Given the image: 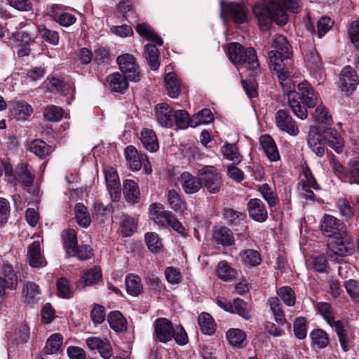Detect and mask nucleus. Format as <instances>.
Returning a JSON list of instances; mask_svg holds the SVG:
<instances>
[{
  "label": "nucleus",
  "instance_id": "nucleus-3",
  "mask_svg": "<svg viewBox=\"0 0 359 359\" xmlns=\"http://www.w3.org/2000/svg\"><path fill=\"white\" fill-rule=\"evenodd\" d=\"M293 51L291 45L287 39L283 35H278L272 41L271 50L268 53L269 65L270 68L277 74L278 79L279 76L285 72L288 75L292 74L290 68V64L284 62L285 60L291 59Z\"/></svg>",
  "mask_w": 359,
  "mask_h": 359
},
{
  "label": "nucleus",
  "instance_id": "nucleus-33",
  "mask_svg": "<svg viewBox=\"0 0 359 359\" xmlns=\"http://www.w3.org/2000/svg\"><path fill=\"white\" fill-rule=\"evenodd\" d=\"M213 239L217 244L224 246L231 245L234 243L232 232L227 227H219L215 230Z\"/></svg>",
  "mask_w": 359,
  "mask_h": 359
},
{
  "label": "nucleus",
  "instance_id": "nucleus-9",
  "mask_svg": "<svg viewBox=\"0 0 359 359\" xmlns=\"http://www.w3.org/2000/svg\"><path fill=\"white\" fill-rule=\"evenodd\" d=\"M118 67L127 79L131 81L138 82L140 80L139 65L134 56L129 53L119 55L116 58Z\"/></svg>",
  "mask_w": 359,
  "mask_h": 359
},
{
  "label": "nucleus",
  "instance_id": "nucleus-50",
  "mask_svg": "<svg viewBox=\"0 0 359 359\" xmlns=\"http://www.w3.org/2000/svg\"><path fill=\"white\" fill-rule=\"evenodd\" d=\"M304 60L306 66L312 69L319 68L322 64L321 58L316 50L311 47L304 52Z\"/></svg>",
  "mask_w": 359,
  "mask_h": 359
},
{
  "label": "nucleus",
  "instance_id": "nucleus-39",
  "mask_svg": "<svg viewBox=\"0 0 359 359\" xmlns=\"http://www.w3.org/2000/svg\"><path fill=\"white\" fill-rule=\"evenodd\" d=\"M127 292L132 296H137L142 291L141 279L133 274L128 275L125 280Z\"/></svg>",
  "mask_w": 359,
  "mask_h": 359
},
{
  "label": "nucleus",
  "instance_id": "nucleus-63",
  "mask_svg": "<svg viewBox=\"0 0 359 359\" xmlns=\"http://www.w3.org/2000/svg\"><path fill=\"white\" fill-rule=\"evenodd\" d=\"M346 182L359 184V161H351L348 163V172Z\"/></svg>",
  "mask_w": 359,
  "mask_h": 359
},
{
  "label": "nucleus",
  "instance_id": "nucleus-41",
  "mask_svg": "<svg viewBox=\"0 0 359 359\" xmlns=\"http://www.w3.org/2000/svg\"><path fill=\"white\" fill-rule=\"evenodd\" d=\"M246 335L240 329H230L226 332V339L229 343L233 347L241 348L245 342Z\"/></svg>",
  "mask_w": 359,
  "mask_h": 359
},
{
  "label": "nucleus",
  "instance_id": "nucleus-16",
  "mask_svg": "<svg viewBox=\"0 0 359 359\" xmlns=\"http://www.w3.org/2000/svg\"><path fill=\"white\" fill-rule=\"evenodd\" d=\"M105 182L112 201H118L121 197V184L117 172L112 168L105 170Z\"/></svg>",
  "mask_w": 359,
  "mask_h": 359
},
{
  "label": "nucleus",
  "instance_id": "nucleus-28",
  "mask_svg": "<svg viewBox=\"0 0 359 359\" xmlns=\"http://www.w3.org/2000/svg\"><path fill=\"white\" fill-rule=\"evenodd\" d=\"M12 113L20 121H25L33 113V109L25 101H15L13 104Z\"/></svg>",
  "mask_w": 359,
  "mask_h": 359
},
{
  "label": "nucleus",
  "instance_id": "nucleus-54",
  "mask_svg": "<svg viewBox=\"0 0 359 359\" xmlns=\"http://www.w3.org/2000/svg\"><path fill=\"white\" fill-rule=\"evenodd\" d=\"M64 111L60 107L49 105L45 108L43 116L46 120L57 122L61 120L63 116Z\"/></svg>",
  "mask_w": 359,
  "mask_h": 359
},
{
  "label": "nucleus",
  "instance_id": "nucleus-58",
  "mask_svg": "<svg viewBox=\"0 0 359 359\" xmlns=\"http://www.w3.org/2000/svg\"><path fill=\"white\" fill-rule=\"evenodd\" d=\"M333 328L335 330L338 335L342 349L344 351H348L350 349V339L348 335L346 332L343 323H337L336 325L333 327Z\"/></svg>",
  "mask_w": 359,
  "mask_h": 359
},
{
  "label": "nucleus",
  "instance_id": "nucleus-4",
  "mask_svg": "<svg viewBox=\"0 0 359 359\" xmlns=\"http://www.w3.org/2000/svg\"><path fill=\"white\" fill-rule=\"evenodd\" d=\"M154 336L162 343H168L172 339L179 345H184L188 341V337L181 325L173 326L170 320L165 318H157L154 323Z\"/></svg>",
  "mask_w": 359,
  "mask_h": 359
},
{
  "label": "nucleus",
  "instance_id": "nucleus-30",
  "mask_svg": "<svg viewBox=\"0 0 359 359\" xmlns=\"http://www.w3.org/2000/svg\"><path fill=\"white\" fill-rule=\"evenodd\" d=\"M140 140L143 147L149 151L154 152L159 148L156 135L152 130H142Z\"/></svg>",
  "mask_w": 359,
  "mask_h": 359
},
{
  "label": "nucleus",
  "instance_id": "nucleus-59",
  "mask_svg": "<svg viewBox=\"0 0 359 359\" xmlns=\"http://www.w3.org/2000/svg\"><path fill=\"white\" fill-rule=\"evenodd\" d=\"M299 187H312V189L315 190H318L320 189L319 185L316 182L309 168L304 169L303 176L299 183Z\"/></svg>",
  "mask_w": 359,
  "mask_h": 359
},
{
  "label": "nucleus",
  "instance_id": "nucleus-45",
  "mask_svg": "<svg viewBox=\"0 0 359 359\" xmlns=\"http://www.w3.org/2000/svg\"><path fill=\"white\" fill-rule=\"evenodd\" d=\"M213 120V115L210 109H203L195 114L190 120V126L195 128L201 124H208Z\"/></svg>",
  "mask_w": 359,
  "mask_h": 359
},
{
  "label": "nucleus",
  "instance_id": "nucleus-1",
  "mask_svg": "<svg viewBox=\"0 0 359 359\" xmlns=\"http://www.w3.org/2000/svg\"><path fill=\"white\" fill-rule=\"evenodd\" d=\"M292 74L287 72L279 76V83L283 92L287 95L288 103L294 114L302 120L308 116L307 108L314 107L318 103V95L307 81L301 82L295 90L294 84L291 80Z\"/></svg>",
  "mask_w": 359,
  "mask_h": 359
},
{
  "label": "nucleus",
  "instance_id": "nucleus-48",
  "mask_svg": "<svg viewBox=\"0 0 359 359\" xmlns=\"http://www.w3.org/2000/svg\"><path fill=\"white\" fill-rule=\"evenodd\" d=\"M217 276L224 281H229L236 277L237 271L225 261L220 262L217 266Z\"/></svg>",
  "mask_w": 359,
  "mask_h": 359
},
{
  "label": "nucleus",
  "instance_id": "nucleus-18",
  "mask_svg": "<svg viewBox=\"0 0 359 359\" xmlns=\"http://www.w3.org/2000/svg\"><path fill=\"white\" fill-rule=\"evenodd\" d=\"M15 179L25 187H32L35 178L33 168L27 163H21L15 170Z\"/></svg>",
  "mask_w": 359,
  "mask_h": 359
},
{
  "label": "nucleus",
  "instance_id": "nucleus-25",
  "mask_svg": "<svg viewBox=\"0 0 359 359\" xmlns=\"http://www.w3.org/2000/svg\"><path fill=\"white\" fill-rule=\"evenodd\" d=\"M125 155L126 161L132 170H140L145 154H140L135 147L130 145L125 149Z\"/></svg>",
  "mask_w": 359,
  "mask_h": 359
},
{
  "label": "nucleus",
  "instance_id": "nucleus-19",
  "mask_svg": "<svg viewBox=\"0 0 359 359\" xmlns=\"http://www.w3.org/2000/svg\"><path fill=\"white\" fill-rule=\"evenodd\" d=\"M180 184L187 194H194L202 188L200 177L194 176L189 172H183L180 178Z\"/></svg>",
  "mask_w": 359,
  "mask_h": 359
},
{
  "label": "nucleus",
  "instance_id": "nucleus-49",
  "mask_svg": "<svg viewBox=\"0 0 359 359\" xmlns=\"http://www.w3.org/2000/svg\"><path fill=\"white\" fill-rule=\"evenodd\" d=\"M198 325L203 334L210 335L215 330V325L211 316L208 313H202L198 316Z\"/></svg>",
  "mask_w": 359,
  "mask_h": 359
},
{
  "label": "nucleus",
  "instance_id": "nucleus-35",
  "mask_svg": "<svg viewBox=\"0 0 359 359\" xmlns=\"http://www.w3.org/2000/svg\"><path fill=\"white\" fill-rule=\"evenodd\" d=\"M63 337L59 333L51 334L47 339L44 351L46 354H54L62 351Z\"/></svg>",
  "mask_w": 359,
  "mask_h": 359
},
{
  "label": "nucleus",
  "instance_id": "nucleus-53",
  "mask_svg": "<svg viewBox=\"0 0 359 359\" xmlns=\"http://www.w3.org/2000/svg\"><path fill=\"white\" fill-rule=\"evenodd\" d=\"M222 152L224 156L233 163H239L242 156L238 151V148L234 144L226 143L222 147Z\"/></svg>",
  "mask_w": 359,
  "mask_h": 359
},
{
  "label": "nucleus",
  "instance_id": "nucleus-14",
  "mask_svg": "<svg viewBox=\"0 0 359 359\" xmlns=\"http://www.w3.org/2000/svg\"><path fill=\"white\" fill-rule=\"evenodd\" d=\"M321 230L329 239L339 235H345L346 229L344 224L337 218L325 215L321 224Z\"/></svg>",
  "mask_w": 359,
  "mask_h": 359
},
{
  "label": "nucleus",
  "instance_id": "nucleus-40",
  "mask_svg": "<svg viewBox=\"0 0 359 359\" xmlns=\"http://www.w3.org/2000/svg\"><path fill=\"white\" fill-rule=\"evenodd\" d=\"M75 217L78 224L83 228H87L91 222L87 208L81 203L76 204L74 208Z\"/></svg>",
  "mask_w": 359,
  "mask_h": 359
},
{
  "label": "nucleus",
  "instance_id": "nucleus-22",
  "mask_svg": "<svg viewBox=\"0 0 359 359\" xmlns=\"http://www.w3.org/2000/svg\"><path fill=\"white\" fill-rule=\"evenodd\" d=\"M27 257L30 266L32 267H41L46 264L40 242L38 241H34L29 245Z\"/></svg>",
  "mask_w": 359,
  "mask_h": 359
},
{
  "label": "nucleus",
  "instance_id": "nucleus-15",
  "mask_svg": "<svg viewBox=\"0 0 359 359\" xmlns=\"http://www.w3.org/2000/svg\"><path fill=\"white\" fill-rule=\"evenodd\" d=\"M308 145L318 156L321 157L325 154V141L319 128L311 126L308 134Z\"/></svg>",
  "mask_w": 359,
  "mask_h": 359
},
{
  "label": "nucleus",
  "instance_id": "nucleus-7",
  "mask_svg": "<svg viewBox=\"0 0 359 359\" xmlns=\"http://www.w3.org/2000/svg\"><path fill=\"white\" fill-rule=\"evenodd\" d=\"M200 177L201 187L207 189L211 194L219 192L222 185V174L219 170L213 165H203L197 171Z\"/></svg>",
  "mask_w": 359,
  "mask_h": 359
},
{
  "label": "nucleus",
  "instance_id": "nucleus-8",
  "mask_svg": "<svg viewBox=\"0 0 359 359\" xmlns=\"http://www.w3.org/2000/svg\"><path fill=\"white\" fill-rule=\"evenodd\" d=\"M327 247L329 256L332 255L344 257L351 255L354 250L353 243L348 238L346 232L345 235H339L328 240Z\"/></svg>",
  "mask_w": 359,
  "mask_h": 359
},
{
  "label": "nucleus",
  "instance_id": "nucleus-64",
  "mask_svg": "<svg viewBox=\"0 0 359 359\" xmlns=\"http://www.w3.org/2000/svg\"><path fill=\"white\" fill-rule=\"evenodd\" d=\"M344 287L349 296L355 302H359V282L350 279L344 282Z\"/></svg>",
  "mask_w": 359,
  "mask_h": 359
},
{
  "label": "nucleus",
  "instance_id": "nucleus-61",
  "mask_svg": "<svg viewBox=\"0 0 359 359\" xmlns=\"http://www.w3.org/2000/svg\"><path fill=\"white\" fill-rule=\"evenodd\" d=\"M313 116L314 119L320 123L330 125L332 122V116L329 114L327 109L323 105L317 106Z\"/></svg>",
  "mask_w": 359,
  "mask_h": 359
},
{
  "label": "nucleus",
  "instance_id": "nucleus-36",
  "mask_svg": "<svg viewBox=\"0 0 359 359\" xmlns=\"http://www.w3.org/2000/svg\"><path fill=\"white\" fill-rule=\"evenodd\" d=\"M268 304L275 320L280 325L285 324L286 318L279 299L278 297H271L268 300Z\"/></svg>",
  "mask_w": 359,
  "mask_h": 359
},
{
  "label": "nucleus",
  "instance_id": "nucleus-55",
  "mask_svg": "<svg viewBox=\"0 0 359 359\" xmlns=\"http://www.w3.org/2000/svg\"><path fill=\"white\" fill-rule=\"evenodd\" d=\"M311 338L313 344L320 348L326 347L329 343L327 334L321 329H316L311 332Z\"/></svg>",
  "mask_w": 359,
  "mask_h": 359
},
{
  "label": "nucleus",
  "instance_id": "nucleus-27",
  "mask_svg": "<svg viewBox=\"0 0 359 359\" xmlns=\"http://www.w3.org/2000/svg\"><path fill=\"white\" fill-rule=\"evenodd\" d=\"M48 15L57 22H75L76 19L74 15L62 11V6L52 5L48 10Z\"/></svg>",
  "mask_w": 359,
  "mask_h": 359
},
{
  "label": "nucleus",
  "instance_id": "nucleus-24",
  "mask_svg": "<svg viewBox=\"0 0 359 359\" xmlns=\"http://www.w3.org/2000/svg\"><path fill=\"white\" fill-rule=\"evenodd\" d=\"M260 143L269 161L275 162L280 159V154L276 144L270 135H262L260 137Z\"/></svg>",
  "mask_w": 359,
  "mask_h": 359
},
{
  "label": "nucleus",
  "instance_id": "nucleus-31",
  "mask_svg": "<svg viewBox=\"0 0 359 359\" xmlns=\"http://www.w3.org/2000/svg\"><path fill=\"white\" fill-rule=\"evenodd\" d=\"M168 203L174 211L183 212L186 210V203L182 198L179 190L170 189L166 194Z\"/></svg>",
  "mask_w": 359,
  "mask_h": 359
},
{
  "label": "nucleus",
  "instance_id": "nucleus-62",
  "mask_svg": "<svg viewBox=\"0 0 359 359\" xmlns=\"http://www.w3.org/2000/svg\"><path fill=\"white\" fill-rule=\"evenodd\" d=\"M40 294L39 285L32 282H27L22 289V294L28 302L33 301Z\"/></svg>",
  "mask_w": 359,
  "mask_h": 359
},
{
  "label": "nucleus",
  "instance_id": "nucleus-47",
  "mask_svg": "<svg viewBox=\"0 0 359 359\" xmlns=\"http://www.w3.org/2000/svg\"><path fill=\"white\" fill-rule=\"evenodd\" d=\"M317 308L319 313L332 327H334L337 323L341 322V320H335L332 308L330 304L319 302L317 304Z\"/></svg>",
  "mask_w": 359,
  "mask_h": 359
},
{
  "label": "nucleus",
  "instance_id": "nucleus-44",
  "mask_svg": "<svg viewBox=\"0 0 359 359\" xmlns=\"http://www.w3.org/2000/svg\"><path fill=\"white\" fill-rule=\"evenodd\" d=\"M144 57L147 59L150 67L156 70L159 67V51L156 46L147 44L144 46Z\"/></svg>",
  "mask_w": 359,
  "mask_h": 359
},
{
  "label": "nucleus",
  "instance_id": "nucleus-51",
  "mask_svg": "<svg viewBox=\"0 0 359 359\" xmlns=\"http://www.w3.org/2000/svg\"><path fill=\"white\" fill-rule=\"evenodd\" d=\"M277 294L287 306H292L295 304L296 294L290 287H280L277 290Z\"/></svg>",
  "mask_w": 359,
  "mask_h": 359
},
{
  "label": "nucleus",
  "instance_id": "nucleus-46",
  "mask_svg": "<svg viewBox=\"0 0 359 359\" xmlns=\"http://www.w3.org/2000/svg\"><path fill=\"white\" fill-rule=\"evenodd\" d=\"M232 311L230 313H237L245 320L251 318L250 308L248 303L241 299H235L231 303Z\"/></svg>",
  "mask_w": 359,
  "mask_h": 359
},
{
  "label": "nucleus",
  "instance_id": "nucleus-60",
  "mask_svg": "<svg viewBox=\"0 0 359 359\" xmlns=\"http://www.w3.org/2000/svg\"><path fill=\"white\" fill-rule=\"evenodd\" d=\"M174 125L178 129H185L190 126L188 113L185 110H177L174 112Z\"/></svg>",
  "mask_w": 359,
  "mask_h": 359
},
{
  "label": "nucleus",
  "instance_id": "nucleus-23",
  "mask_svg": "<svg viewBox=\"0 0 359 359\" xmlns=\"http://www.w3.org/2000/svg\"><path fill=\"white\" fill-rule=\"evenodd\" d=\"M322 136L332 149L337 153H341L344 146V141L339 133L333 128H327L323 130Z\"/></svg>",
  "mask_w": 359,
  "mask_h": 359
},
{
  "label": "nucleus",
  "instance_id": "nucleus-20",
  "mask_svg": "<svg viewBox=\"0 0 359 359\" xmlns=\"http://www.w3.org/2000/svg\"><path fill=\"white\" fill-rule=\"evenodd\" d=\"M174 112L168 104H158L156 107V117L158 123L163 127L172 128L174 126Z\"/></svg>",
  "mask_w": 359,
  "mask_h": 359
},
{
  "label": "nucleus",
  "instance_id": "nucleus-2",
  "mask_svg": "<svg viewBox=\"0 0 359 359\" xmlns=\"http://www.w3.org/2000/svg\"><path fill=\"white\" fill-rule=\"evenodd\" d=\"M269 1L266 6L256 4L253 8V13L259 20L266 22L267 20L276 22H287L288 16L286 11L293 13H298L300 9V0H264Z\"/></svg>",
  "mask_w": 359,
  "mask_h": 359
},
{
  "label": "nucleus",
  "instance_id": "nucleus-17",
  "mask_svg": "<svg viewBox=\"0 0 359 359\" xmlns=\"http://www.w3.org/2000/svg\"><path fill=\"white\" fill-rule=\"evenodd\" d=\"M86 341L90 350H97L100 356L104 359H109L112 355V348L107 339L90 337L86 339Z\"/></svg>",
  "mask_w": 359,
  "mask_h": 359
},
{
  "label": "nucleus",
  "instance_id": "nucleus-42",
  "mask_svg": "<svg viewBox=\"0 0 359 359\" xmlns=\"http://www.w3.org/2000/svg\"><path fill=\"white\" fill-rule=\"evenodd\" d=\"M165 86L171 97H176L180 93V86L176 75L173 72L168 73L165 76Z\"/></svg>",
  "mask_w": 359,
  "mask_h": 359
},
{
  "label": "nucleus",
  "instance_id": "nucleus-52",
  "mask_svg": "<svg viewBox=\"0 0 359 359\" xmlns=\"http://www.w3.org/2000/svg\"><path fill=\"white\" fill-rule=\"evenodd\" d=\"M144 241L149 250L154 253L161 251L163 245L158 235L155 232H147L144 235Z\"/></svg>",
  "mask_w": 359,
  "mask_h": 359
},
{
  "label": "nucleus",
  "instance_id": "nucleus-32",
  "mask_svg": "<svg viewBox=\"0 0 359 359\" xmlns=\"http://www.w3.org/2000/svg\"><path fill=\"white\" fill-rule=\"evenodd\" d=\"M127 77L119 72H115L109 76L111 90L114 93H123L128 87Z\"/></svg>",
  "mask_w": 359,
  "mask_h": 359
},
{
  "label": "nucleus",
  "instance_id": "nucleus-11",
  "mask_svg": "<svg viewBox=\"0 0 359 359\" xmlns=\"http://www.w3.org/2000/svg\"><path fill=\"white\" fill-rule=\"evenodd\" d=\"M275 123L279 130L290 135L296 136L299 133L295 121L290 114L284 109H279L276 111L275 114Z\"/></svg>",
  "mask_w": 359,
  "mask_h": 359
},
{
  "label": "nucleus",
  "instance_id": "nucleus-43",
  "mask_svg": "<svg viewBox=\"0 0 359 359\" xmlns=\"http://www.w3.org/2000/svg\"><path fill=\"white\" fill-rule=\"evenodd\" d=\"M29 149L41 158H45L53 151V149L50 146L40 140L32 141L29 145Z\"/></svg>",
  "mask_w": 359,
  "mask_h": 359
},
{
  "label": "nucleus",
  "instance_id": "nucleus-57",
  "mask_svg": "<svg viewBox=\"0 0 359 359\" xmlns=\"http://www.w3.org/2000/svg\"><path fill=\"white\" fill-rule=\"evenodd\" d=\"M56 286L57 295L59 297L66 299H69L73 297V290L66 278H60L56 283Z\"/></svg>",
  "mask_w": 359,
  "mask_h": 359
},
{
  "label": "nucleus",
  "instance_id": "nucleus-26",
  "mask_svg": "<svg viewBox=\"0 0 359 359\" xmlns=\"http://www.w3.org/2000/svg\"><path fill=\"white\" fill-rule=\"evenodd\" d=\"M123 192L126 200L133 204L139 201L140 192L137 184L132 180L123 182Z\"/></svg>",
  "mask_w": 359,
  "mask_h": 359
},
{
  "label": "nucleus",
  "instance_id": "nucleus-12",
  "mask_svg": "<svg viewBox=\"0 0 359 359\" xmlns=\"http://www.w3.org/2000/svg\"><path fill=\"white\" fill-rule=\"evenodd\" d=\"M358 84V76L355 71L350 66L344 67L339 74V88L347 95L355 90Z\"/></svg>",
  "mask_w": 359,
  "mask_h": 359
},
{
  "label": "nucleus",
  "instance_id": "nucleus-13",
  "mask_svg": "<svg viewBox=\"0 0 359 359\" xmlns=\"http://www.w3.org/2000/svg\"><path fill=\"white\" fill-rule=\"evenodd\" d=\"M4 277L0 276V298H4L6 290H15L18 276L11 265L4 264L2 267Z\"/></svg>",
  "mask_w": 359,
  "mask_h": 359
},
{
  "label": "nucleus",
  "instance_id": "nucleus-29",
  "mask_svg": "<svg viewBox=\"0 0 359 359\" xmlns=\"http://www.w3.org/2000/svg\"><path fill=\"white\" fill-rule=\"evenodd\" d=\"M107 320L110 327L116 332H123L127 330L126 319L118 311L110 312Z\"/></svg>",
  "mask_w": 359,
  "mask_h": 359
},
{
  "label": "nucleus",
  "instance_id": "nucleus-38",
  "mask_svg": "<svg viewBox=\"0 0 359 359\" xmlns=\"http://www.w3.org/2000/svg\"><path fill=\"white\" fill-rule=\"evenodd\" d=\"M137 32L142 37L156 42L158 45L162 46L163 43L161 38L154 32V30L148 24H137Z\"/></svg>",
  "mask_w": 359,
  "mask_h": 359
},
{
  "label": "nucleus",
  "instance_id": "nucleus-6",
  "mask_svg": "<svg viewBox=\"0 0 359 359\" xmlns=\"http://www.w3.org/2000/svg\"><path fill=\"white\" fill-rule=\"evenodd\" d=\"M151 219L159 226L171 227L178 233L185 236L186 230L175 215L168 210H165L161 203H153L149 207Z\"/></svg>",
  "mask_w": 359,
  "mask_h": 359
},
{
  "label": "nucleus",
  "instance_id": "nucleus-5",
  "mask_svg": "<svg viewBox=\"0 0 359 359\" xmlns=\"http://www.w3.org/2000/svg\"><path fill=\"white\" fill-rule=\"evenodd\" d=\"M227 55L233 64L245 65L247 69L257 74L259 69L256 51L252 48L244 49L239 43L229 44Z\"/></svg>",
  "mask_w": 359,
  "mask_h": 359
},
{
  "label": "nucleus",
  "instance_id": "nucleus-34",
  "mask_svg": "<svg viewBox=\"0 0 359 359\" xmlns=\"http://www.w3.org/2000/svg\"><path fill=\"white\" fill-rule=\"evenodd\" d=\"M239 256L243 264L248 266H256L261 264L262 257L260 253L255 250L248 249L242 250Z\"/></svg>",
  "mask_w": 359,
  "mask_h": 359
},
{
  "label": "nucleus",
  "instance_id": "nucleus-21",
  "mask_svg": "<svg viewBox=\"0 0 359 359\" xmlns=\"http://www.w3.org/2000/svg\"><path fill=\"white\" fill-rule=\"evenodd\" d=\"M248 209L250 216L256 222H263L268 218L265 205L260 199H250L248 203Z\"/></svg>",
  "mask_w": 359,
  "mask_h": 359
},
{
  "label": "nucleus",
  "instance_id": "nucleus-37",
  "mask_svg": "<svg viewBox=\"0 0 359 359\" xmlns=\"http://www.w3.org/2000/svg\"><path fill=\"white\" fill-rule=\"evenodd\" d=\"M259 191L267 202L269 207L273 208L278 205L279 200L275 189L268 184H263L259 186Z\"/></svg>",
  "mask_w": 359,
  "mask_h": 359
},
{
  "label": "nucleus",
  "instance_id": "nucleus-56",
  "mask_svg": "<svg viewBox=\"0 0 359 359\" xmlns=\"http://www.w3.org/2000/svg\"><path fill=\"white\" fill-rule=\"evenodd\" d=\"M64 247L67 255L74 252L77 245V238L74 230L68 229L63 235Z\"/></svg>",
  "mask_w": 359,
  "mask_h": 359
},
{
  "label": "nucleus",
  "instance_id": "nucleus-10",
  "mask_svg": "<svg viewBox=\"0 0 359 359\" xmlns=\"http://www.w3.org/2000/svg\"><path fill=\"white\" fill-rule=\"evenodd\" d=\"M221 17L224 20L232 19L235 22H244L248 20L246 8L243 4L236 2L225 3L224 0L219 1Z\"/></svg>",
  "mask_w": 359,
  "mask_h": 359
}]
</instances>
